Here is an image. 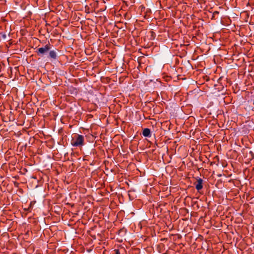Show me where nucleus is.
I'll list each match as a JSON object with an SVG mask.
<instances>
[{
    "label": "nucleus",
    "mask_w": 254,
    "mask_h": 254,
    "mask_svg": "<svg viewBox=\"0 0 254 254\" xmlns=\"http://www.w3.org/2000/svg\"><path fill=\"white\" fill-rule=\"evenodd\" d=\"M115 254H120V251L118 249L115 250Z\"/></svg>",
    "instance_id": "6"
},
{
    "label": "nucleus",
    "mask_w": 254,
    "mask_h": 254,
    "mask_svg": "<svg viewBox=\"0 0 254 254\" xmlns=\"http://www.w3.org/2000/svg\"><path fill=\"white\" fill-rule=\"evenodd\" d=\"M71 144L72 146L80 147L84 144V137L82 135L76 134L72 137L71 141Z\"/></svg>",
    "instance_id": "2"
},
{
    "label": "nucleus",
    "mask_w": 254,
    "mask_h": 254,
    "mask_svg": "<svg viewBox=\"0 0 254 254\" xmlns=\"http://www.w3.org/2000/svg\"><path fill=\"white\" fill-rule=\"evenodd\" d=\"M50 45L47 44L44 47L38 48L36 52L38 56L43 57L48 52H49L48 58L51 61L57 60V53L56 51L55 50H50Z\"/></svg>",
    "instance_id": "1"
},
{
    "label": "nucleus",
    "mask_w": 254,
    "mask_h": 254,
    "mask_svg": "<svg viewBox=\"0 0 254 254\" xmlns=\"http://www.w3.org/2000/svg\"><path fill=\"white\" fill-rule=\"evenodd\" d=\"M151 36L153 37L155 35V33L153 31H151Z\"/></svg>",
    "instance_id": "7"
},
{
    "label": "nucleus",
    "mask_w": 254,
    "mask_h": 254,
    "mask_svg": "<svg viewBox=\"0 0 254 254\" xmlns=\"http://www.w3.org/2000/svg\"><path fill=\"white\" fill-rule=\"evenodd\" d=\"M142 135L145 137H150L151 135L150 129L148 128L143 129Z\"/></svg>",
    "instance_id": "4"
},
{
    "label": "nucleus",
    "mask_w": 254,
    "mask_h": 254,
    "mask_svg": "<svg viewBox=\"0 0 254 254\" xmlns=\"http://www.w3.org/2000/svg\"><path fill=\"white\" fill-rule=\"evenodd\" d=\"M219 12L218 11H215L214 12H213L212 14V18H214L217 14H219Z\"/></svg>",
    "instance_id": "5"
},
{
    "label": "nucleus",
    "mask_w": 254,
    "mask_h": 254,
    "mask_svg": "<svg viewBox=\"0 0 254 254\" xmlns=\"http://www.w3.org/2000/svg\"><path fill=\"white\" fill-rule=\"evenodd\" d=\"M203 180L200 178H198L196 179V182L194 183V185L195 186V189L198 190L199 191L200 190H201L203 188Z\"/></svg>",
    "instance_id": "3"
}]
</instances>
